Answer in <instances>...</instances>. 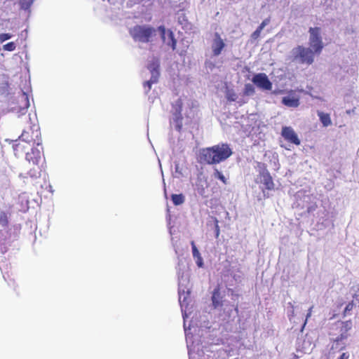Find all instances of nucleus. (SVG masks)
Listing matches in <instances>:
<instances>
[{"label":"nucleus","mask_w":359,"mask_h":359,"mask_svg":"<svg viewBox=\"0 0 359 359\" xmlns=\"http://www.w3.org/2000/svg\"><path fill=\"white\" fill-rule=\"evenodd\" d=\"M158 31L160 33L162 41L170 46L172 50H175L177 41L175 37L174 32L171 29H166L164 25L158 27Z\"/></svg>","instance_id":"39448f33"},{"label":"nucleus","mask_w":359,"mask_h":359,"mask_svg":"<svg viewBox=\"0 0 359 359\" xmlns=\"http://www.w3.org/2000/svg\"><path fill=\"white\" fill-rule=\"evenodd\" d=\"M255 93L254 87L250 84L248 83L245 86V93L247 95H250Z\"/></svg>","instance_id":"cd10ccee"},{"label":"nucleus","mask_w":359,"mask_h":359,"mask_svg":"<svg viewBox=\"0 0 359 359\" xmlns=\"http://www.w3.org/2000/svg\"><path fill=\"white\" fill-rule=\"evenodd\" d=\"M233 154L232 149L227 143H220L201 149L199 163L216 165L228 159Z\"/></svg>","instance_id":"f257e3e1"},{"label":"nucleus","mask_w":359,"mask_h":359,"mask_svg":"<svg viewBox=\"0 0 359 359\" xmlns=\"http://www.w3.org/2000/svg\"><path fill=\"white\" fill-rule=\"evenodd\" d=\"M171 199L175 205H179L184 202V196L180 194H172Z\"/></svg>","instance_id":"f3484780"},{"label":"nucleus","mask_w":359,"mask_h":359,"mask_svg":"<svg viewBox=\"0 0 359 359\" xmlns=\"http://www.w3.org/2000/svg\"><path fill=\"white\" fill-rule=\"evenodd\" d=\"M196 264L199 267L203 266V259H202L201 256H200L199 257H197Z\"/></svg>","instance_id":"72a5a7b5"},{"label":"nucleus","mask_w":359,"mask_h":359,"mask_svg":"<svg viewBox=\"0 0 359 359\" xmlns=\"http://www.w3.org/2000/svg\"><path fill=\"white\" fill-rule=\"evenodd\" d=\"M191 244L193 257L194 258L199 257L201 256V254H200L199 251L198 250L194 241H191Z\"/></svg>","instance_id":"393cba45"},{"label":"nucleus","mask_w":359,"mask_h":359,"mask_svg":"<svg viewBox=\"0 0 359 359\" xmlns=\"http://www.w3.org/2000/svg\"><path fill=\"white\" fill-rule=\"evenodd\" d=\"M252 81L257 88L261 89L266 90H271L272 89V83L264 73L255 74L252 79Z\"/></svg>","instance_id":"6e6552de"},{"label":"nucleus","mask_w":359,"mask_h":359,"mask_svg":"<svg viewBox=\"0 0 359 359\" xmlns=\"http://www.w3.org/2000/svg\"><path fill=\"white\" fill-rule=\"evenodd\" d=\"M177 104L178 105L179 107V113L180 114L181 113V111H182V100L181 99H178L177 101L176 102Z\"/></svg>","instance_id":"473e14b6"},{"label":"nucleus","mask_w":359,"mask_h":359,"mask_svg":"<svg viewBox=\"0 0 359 359\" xmlns=\"http://www.w3.org/2000/svg\"><path fill=\"white\" fill-rule=\"evenodd\" d=\"M224 297L221 292L220 285H217L212 292L211 301L213 309H217L223 306Z\"/></svg>","instance_id":"1a4fd4ad"},{"label":"nucleus","mask_w":359,"mask_h":359,"mask_svg":"<svg viewBox=\"0 0 359 359\" xmlns=\"http://www.w3.org/2000/svg\"><path fill=\"white\" fill-rule=\"evenodd\" d=\"M16 48V45L14 42H8L6 44L4 45L3 49L7 51H13Z\"/></svg>","instance_id":"5701e85b"},{"label":"nucleus","mask_w":359,"mask_h":359,"mask_svg":"<svg viewBox=\"0 0 359 359\" xmlns=\"http://www.w3.org/2000/svg\"><path fill=\"white\" fill-rule=\"evenodd\" d=\"M297 57L300 58L302 63H306L307 65H311L314 61V50L313 51L309 48H305L302 46H299L296 48Z\"/></svg>","instance_id":"0eeeda50"},{"label":"nucleus","mask_w":359,"mask_h":359,"mask_svg":"<svg viewBox=\"0 0 359 359\" xmlns=\"http://www.w3.org/2000/svg\"><path fill=\"white\" fill-rule=\"evenodd\" d=\"M214 37L215 38L212 45V50L213 55L215 56H218L221 54L222 50L225 47V43L218 32L215 33Z\"/></svg>","instance_id":"f8f14e48"},{"label":"nucleus","mask_w":359,"mask_h":359,"mask_svg":"<svg viewBox=\"0 0 359 359\" xmlns=\"http://www.w3.org/2000/svg\"><path fill=\"white\" fill-rule=\"evenodd\" d=\"M318 116H319L320 121L324 127H327L332 125V121L329 114L324 113L323 111H318Z\"/></svg>","instance_id":"4468645a"},{"label":"nucleus","mask_w":359,"mask_h":359,"mask_svg":"<svg viewBox=\"0 0 359 359\" xmlns=\"http://www.w3.org/2000/svg\"><path fill=\"white\" fill-rule=\"evenodd\" d=\"M312 309H313V306L310 307L309 309V311H308V313L306 315V319L308 318H309L311 316V313H312Z\"/></svg>","instance_id":"c9c22d12"},{"label":"nucleus","mask_w":359,"mask_h":359,"mask_svg":"<svg viewBox=\"0 0 359 359\" xmlns=\"http://www.w3.org/2000/svg\"><path fill=\"white\" fill-rule=\"evenodd\" d=\"M35 126L37 127V130L40 132V128L38 124H33L32 126H29L28 129L23 130V132H28L29 136L33 137V131L34 128H35Z\"/></svg>","instance_id":"bb28decb"},{"label":"nucleus","mask_w":359,"mask_h":359,"mask_svg":"<svg viewBox=\"0 0 359 359\" xmlns=\"http://www.w3.org/2000/svg\"><path fill=\"white\" fill-rule=\"evenodd\" d=\"M18 102L22 104V109H27L29 106V102L28 96L26 93H23L18 98Z\"/></svg>","instance_id":"a211bd4d"},{"label":"nucleus","mask_w":359,"mask_h":359,"mask_svg":"<svg viewBox=\"0 0 359 359\" xmlns=\"http://www.w3.org/2000/svg\"><path fill=\"white\" fill-rule=\"evenodd\" d=\"M345 347H346L345 344H343L341 346H339V349L340 351H341V350L344 349V348H345Z\"/></svg>","instance_id":"e433bc0d"},{"label":"nucleus","mask_w":359,"mask_h":359,"mask_svg":"<svg viewBox=\"0 0 359 359\" xmlns=\"http://www.w3.org/2000/svg\"><path fill=\"white\" fill-rule=\"evenodd\" d=\"M19 3H20V5L22 8L27 9L31 6V5L32 4V0H20Z\"/></svg>","instance_id":"b1692460"},{"label":"nucleus","mask_w":359,"mask_h":359,"mask_svg":"<svg viewBox=\"0 0 359 359\" xmlns=\"http://www.w3.org/2000/svg\"><path fill=\"white\" fill-rule=\"evenodd\" d=\"M282 103L287 106L291 107H297L299 104V100L294 97H284L282 99Z\"/></svg>","instance_id":"2eb2a0df"},{"label":"nucleus","mask_w":359,"mask_h":359,"mask_svg":"<svg viewBox=\"0 0 359 359\" xmlns=\"http://www.w3.org/2000/svg\"><path fill=\"white\" fill-rule=\"evenodd\" d=\"M258 165L260 168L259 176L261 178V182L264 184L265 188L267 190L274 189V183L273 178L266 168L264 163H258Z\"/></svg>","instance_id":"423d86ee"},{"label":"nucleus","mask_w":359,"mask_h":359,"mask_svg":"<svg viewBox=\"0 0 359 359\" xmlns=\"http://www.w3.org/2000/svg\"><path fill=\"white\" fill-rule=\"evenodd\" d=\"M358 297V295H357V294H354V295H353V298H355V297Z\"/></svg>","instance_id":"58836bf2"},{"label":"nucleus","mask_w":359,"mask_h":359,"mask_svg":"<svg viewBox=\"0 0 359 359\" xmlns=\"http://www.w3.org/2000/svg\"><path fill=\"white\" fill-rule=\"evenodd\" d=\"M310 39L309 43L314 52L319 55L323 48V43L320 36V29L319 27H311L309 29Z\"/></svg>","instance_id":"20e7f679"},{"label":"nucleus","mask_w":359,"mask_h":359,"mask_svg":"<svg viewBox=\"0 0 359 359\" xmlns=\"http://www.w3.org/2000/svg\"><path fill=\"white\" fill-rule=\"evenodd\" d=\"M135 41L148 43L156 36V29L149 25H135L130 29Z\"/></svg>","instance_id":"7ed1b4c3"},{"label":"nucleus","mask_w":359,"mask_h":359,"mask_svg":"<svg viewBox=\"0 0 359 359\" xmlns=\"http://www.w3.org/2000/svg\"><path fill=\"white\" fill-rule=\"evenodd\" d=\"M281 135L284 137L285 140L287 142L292 143L295 145L300 144V140L294 131V130L290 126H284L282 128Z\"/></svg>","instance_id":"9d476101"},{"label":"nucleus","mask_w":359,"mask_h":359,"mask_svg":"<svg viewBox=\"0 0 359 359\" xmlns=\"http://www.w3.org/2000/svg\"><path fill=\"white\" fill-rule=\"evenodd\" d=\"M351 328H352V321L351 320L341 323L340 334L334 340V343H335L337 348L338 346L340 345V342H341L343 340L346 339L348 338V337L349 336L348 332L349 330H351Z\"/></svg>","instance_id":"9b49d317"},{"label":"nucleus","mask_w":359,"mask_h":359,"mask_svg":"<svg viewBox=\"0 0 359 359\" xmlns=\"http://www.w3.org/2000/svg\"><path fill=\"white\" fill-rule=\"evenodd\" d=\"M350 354L348 352L343 353L338 359H348Z\"/></svg>","instance_id":"2f4dec72"},{"label":"nucleus","mask_w":359,"mask_h":359,"mask_svg":"<svg viewBox=\"0 0 359 359\" xmlns=\"http://www.w3.org/2000/svg\"><path fill=\"white\" fill-rule=\"evenodd\" d=\"M149 69L151 73V77L150 79V83H156L158 82L159 77L158 65H151Z\"/></svg>","instance_id":"dca6fc26"},{"label":"nucleus","mask_w":359,"mask_h":359,"mask_svg":"<svg viewBox=\"0 0 359 359\" xmlns=\"http://www.w3.org/2000/svg\"><path fill=\"white\" fill-rule=\"evenodd\" d=\"M33 169H30L28 175L32 178L39 177L41 175V169L38 165H36Z\"/></svg>","instance_id":"aec40b11"},{"label":"nucleus","mask_w":359,"mask_h":359,"mask_svg":"<svg viewBox=\"0 0 359 359\" xmlns=\"http://www.w3.org/2000/svg\"><path fill=\"white\" fill-rule=\"evenodd\" d=\"M0 224L4 227L8 225V215L5 212H0Z\"/></svg>","instance_id":"412c9836"},{"label":"nucleus","mask_w":359,"mask_h":359,"mask_svg":"<svg viewBox=\"0 0 359 359\" xmlns=\"http://www.w3.org/2000/svg\"><path fill=\"white\" fill-rule=\"evenodd\" d=\"M154 83H150V79L149 81H147L144 82V86L146 87L147 86L148 87V89L150 90L151 88V85L153 84Z\"/></svg>","instance_id":"f704fd0d"},{"label":"nucleus","mask_w":359,"mask_h":359,"mask_svg":"<svg viewBox=\"0 0 359 359\" xmlns=\"http://www.w3.org/2000/svg\"><path fill=\"white\" fill-rule=\"evenodd\" d=\"M205 190L203 188L201 189V191H200L201 194H203L204 193Z\"/></svg>","instance_id":"4c0bfd02"},{"label":"nucleus","mask_w":359,"mask_h":359,"mask_svg":"<svg viewBox=\"0 0 359 359\" xmlns=\"http://www.w3.org/2000/svg\"><path fill=\"white\" fill-rule=\"evenodd\" d=\"M261 32L262 30L257 28V29L251 34V38L255 40L257 39V38L259 37Z\"/></svg>","instance_id":"c756f323"},{"label":"nucleus","mask_w":359,"mask_h":359,"mask_svg":"<svg viewBox=\"0 0 359 359\" xmlns=\"http://www.w3.org/2000/svg\"><path fill=\"white\" fill-rule=\"evenodd\" d=\"M269 18L264 20L257 28L262 31V29L269 23Z\"/></svg>","instance_id":"7c9ffc66"},{"label":"nucleus","mask_w":359,"mask_h":359,"mask_svg":"<svg viewBox=\"0 0 359 359\" xmlns=\"http://www.w3.org/2000/svg\"><path fill=\"white\" fill-rule=\"evenodd\" d=\"M353 306H354L353 301L350 302L346 306V307H345V309L344 310V312H343V316H346L348 315L350 313V311H351L353 310Z\"/></svg>","instance_id":"4be33fe9"},{"label":"nucleus","mask_w":359,"mask_h":359,"mask_svg":"<svg viewBox=\"0 0 359 359\" xmlns=\"http://www.w3.org/2000/svg\"><path fill=\"white\" fill-rule=\"evenodd\" d=\"M215 238H218L220 234V229L219 226V221L217 218H215Z\"/></svg>","instance_id":"a878e982"},{"label":"nucleus","mask_w":359,"mask_h":359,"mask_svg":"<svg viewBox=\"0 0 359 359\" xmlns=\"http://www.w3.org/2000/svg\"><path fill=\"white\" fill-rule=\"evenodd\" d=\"M213 176L215 178L219 180L223 184H227V179L217 168L214 169Z\"/></svg>","instance_id":"6ab92c4d"},{"label":"nucleus","mask_w":359,"mask_h":359,"mask_svg":"<svg viewBox=\"0 0 359 359\" xmlns=\"http://www.w3.org/2000/svg\"><path fill=\"white\" fill-rule=\"evenodd\" d=\"M12 37V35L8 33H4L0 34V42L3 43L6 40L10 39Z\"/></svg>","instance_id":"c85d7f7f"},{"label":"nucleus","mask_w":359,"mask_h":359,"mask_svg":"<svg viewBox=\"0 0 359 359\" xmlns=\"http://www.w3.org/2000/svg\"><path fill=\"white\" fill-rule=\"evenodd\" d=\"M26 160L32 163L34 165H38L41 160V152L38 148L32 147L30 152H26Z\"/></svg>","instance_id":"ddd939ff"},{"label":"nucleus","mask_w":359,"mask_h":359,"mask_svg":"<svg viewBox=\"0 0 359 359\" xmlns=\"http://www.w3.org/2000/svg\"><path fill=\"white\" fill-rule=\"evenodd\" d=\"M37 129V127L35 126L33 137L29 136L28 132H22L19 139L15 141L13 148L16 156L24 153L26 154V150L30 147H34L35 144L37 147L41 145V132Z\"/></svg>","instance_id":"f03ea898"}]
</instances>
